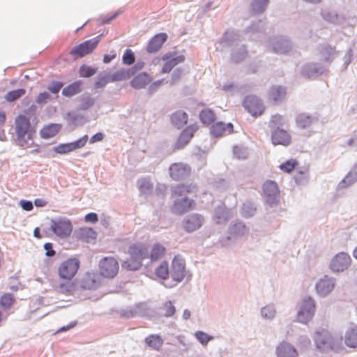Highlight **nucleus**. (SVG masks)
I'll use <instances>...</instances> for the list:
<instances>
[{
	"label": "nucleus",
	"mask_w": 357,
	"mask_h": 357,
	"mask_svg": "<svg viewBox=\"0 0 357 357\" xmlns=\"http://www.w3.org/2000/svg\"><path fill=\"white\" fill-rule=\"evenodd\" d=\"M20 206L23 210L30 211L33 208V206L31 202L27 200H20Z\"/></svg>",
	"instance_id": "nucleus-54"
},
{
	"label": "nucleus",
	"mask_w": 357,
	"mask_h": 357,
	"mask_svg": "<svg viewBox=\"0 0 357 357\" xmlns=\"http://www.w3.org/2000/svg\"><path fill=\"white\" fill-rule=\"evenodd\" d=\"M96 73V69L86 66L82 65L79 68V73L81 77H89Z\"/></svg>",
	"instance_id": "nucleus-44"
},
{
	"label": "nucleus",
	"mask_w": 357,
	"mask_h": 357,
	"mask_svg": "<svg viewBox=\"0 0 357 357\" xmlns=\"http://www.w3.org/2000/svg\"><path fill=\"white\" fill-rule=\"evenodd\" d=\"M122 61L125 65L133 64L135 61L134 52L130 49L126 50L122 56Z\"/></svg>",
	"instance_id": "nucleus-43"
},
{
	"label": "nucleus",
	"mask_w": 357,
	"mask_h": 357,
	"mask_svg": "<svg viewBox=\"0 0 357 357\" xmlns=\"http://www.w3.org/2000/svg\"><path fill=\"white\" fill-rule=\"evenodd\" d=\"M109 82H112L109 79V75L102 77L96 81V86L97 88H101L105 86Z\"/></svg>",
	"instance_id": "nucleus-53"
},
{
	"label": "nucleus",
	"mask_w": 357,
	"mask_h": 357,
	"mask_svg": "<svg viewBox=\"0 0 357 357\" xmlns=\"http://www.w3.org/2000/svg\"><path fill=\"white\" fill-rule=\"evenodd\" d=\"M242 105L245 110L254 118L261 116L266 111L263 100L254 95L246 96L242 102Z\"/></svg>",
	"instance_id": "nucleus-5"
},
{
	"label": "nucleus",
	"mask_w": 357,
	"mask_h": 357,
	"mask_svg": "<svg viewBox=\"0 0 357 357\" xmlns=\"http://www.w3.org/2000/svg\"><path fill=\"white\" fill-rule=\"evenodd\" d=\"M283 123L282 116L278 114H274L271 116L269 126L273 128L275 126H281Z\"/></svg>",
	"instance_id": "nucleus-48"
},
{
	"label": "nucleus",
	"mask_w": 357,
	"mask_h": 357,
	"mask_svg": "<svg viewBox=\"0 0 357 357\" xmlns=\"http://www.w3.org/2000/svg\"><path fill=\"white\" fill-rule=\"evenodd\" d=\"M63 83L61 82H54L48 86V90L52 93H58L63 87Z\"/></svg>",
	"instance_id": "nucleus-51"
},
{
	"label": "nucleus",
	"mask_w": 357,
	"mask_h": 357,
	"mask_svg": "<svg viewBox=\"0 0 357 357\" xmlns=\"http://www.w3.org/2000/svg\"><path fill=\"white\" fill-rule=\"evenodd\" d=\"M98 40L96 38L88 40L73 47L70 54L73 56L74 59L82 58L91 54L97 47Z\"/></svg>",
	"instance_id": "nucleus-10"
},
{
	"label": "nucleus",
	"mask_w": 357,
	"mask_h": 357,
	"mask_svg": "<svg viewBox=\"0 0 357 357\" xmlns=\"http://www.w3.org/2000/svg\"><path fill=\"white\" fill-rule=\"evenodd\" d=\"M88 139V135H86L75 142L60 144L55 147L54 150L57 153L66 154L84 147L86 144Z\"/></svg>",
	"instance_id": "nucleus-12"
},
{
	"label": "nucleus",
	"mask_w": 357,
	"mask_h": 357,
	"mask_svg": "<svg viewBox=\"0 0 357 357\" xmlns=\"http://www.w3.org/2000/svg\"><path fill=\"white\" fill-rule=\"evenodd\" d=\"M152 81L151 75L147 73H141L135 76L130 81V85L135 89L144 88Z\"/></svg>",
	"instance_id": "nucleus-25"
},
{
	"label": "nucleus",
	"mask_w": 357,
	"mask_h": 357,
	"mask_svg": "<svg viewBox=\"0 0 357 357\" xmlns=\"http://www.w3.org/2000/svg\"><path fill=\"white\" fill-rule=\"evenodd\" d=\"M344 343L350 348L357 347V326L347 329L344 334Z\"/></svg>",
	"instance_id": "nucleus-29"
},
{
	"label": "nucleus",
	"mask_w": 357,
	"mask_h": 357,
	"mask_svg": "<svg viewBox=\"0 0 357 357\" xmlns=\"http://www.w3.org/2000/svg\"><path fill=\"white\" fill-rule=\"evenodd\" d=\"M195 335L199 342L203 345L207 344L209 340L213 339L212 336H209L208 334L202 331H197Z\"/></svg>",
	"instance_id": "nucleus-46"
},
{
	"label": "nucleus",
	"mask_w": 357,
	"mask_h": 357,
	"mask_svg": "<svg viewBox=\"0 0 357 357\" xmlns=\"http://www.w3.org/2000/svg\"><path fill=\"white\" fill-rule=\"evenodd\" d=\"M170 274L172 279L176 282H181L185 275V261L178 256L174 257L172 262Z\"/></svg>",
	"instance_id": "nucleus-13"
},
{
	"label": "nucleus",
	"mask_w": 357,
	"mask_h": 357,
	"mask_svg": "<svg viewBox=\"0 0 357 357\" xmlns=\"http://www.w3.org/2000/svg\"><path fill=\"white\" fill-rule=\"evenodd\" d=\"M268 0H255L252 3V9L254 13H261L267 6Z\"/></svg>",
	"instance_id": "nucleus-41"
},
{
	"label": "nucleus",
	"mask_w": 357,
	"mask_h": 357,
	"mask_svg": "<svg viewBox=\"0 0 357 357\" xmlns=\"http://www.w3.org/2000/svg\"><path fill=\"white\" fill-rule=\"evenodd\" d=\"M297 165L298 162L296 160L291 159L281 164L279 167L282 171L284 172L291 173L295 169Z\"/></svg>",
	"instance_id": "nucleus-42"
},
{
	"label": "nucleus",
	"mask_w": 357,
	"mask_h": 357,
	"mask_svg": "<svg viewBox=\"0 0 357 357\" xmlns=\"http://www.w3.org/2000/svg\"><path fill=\"white\" fill-rule=\"evenodd\" d=\"M199 119L203 124L210 125L215 120V114L211 109H204L199 113Z\"/></svg>",
	"instance_id": "nucleus-35"
},
{
	"label": "nucleus",
	"mask_w": 357,
	"mask_h": 357,
	"mask_svg": "<svg viewBox=\"0 0 357 357\" xmlns=\"http://www.w3.org/2000/svg\"><path fill=\"white\" fill-rule=\"evenodd\" d=\"M130 258L125 260L121 266L127 271L138 270L144 259L149 258L148 246L143 243H136L131 245L128 250Z\"/></svg>",
	"instance_id": "nucleus-2"
},
{
	"label": "nucleus",
	"mask_w": 357,
	"mask_h": 357,
	"mask_svg": "<svg viewBox=\"0 0 357 357\" xmlns=\"http://www.w3.org/2000/svg\"><path fill=\"white\" fill-rule=\"evenodd\" d=\"M144 62H138L132 68L134 69V71L135 73L137 70H139L142 69L144 68Z\"/></svg>",
	"instance_id": "nucleus-64"
},
{
	"label": "nucleus",
	"mask_w": 357,
	"mask_h": 357,
	"mask_svg": "<svg viewBox=\"0 0 357 357\" xmlns=\"http://www.w3.org/2000/svg\"><path fill=\"white\" fill-rule=\"evenodd\" d=\"M34 204L38 207H43L46 206L47 202L42 199H36L34 200Z\"/></svg>",
	"instance_id": "nucleus-62"
},
{
	"label": "nucleus",
	"mask_w": 357,
	"mask_h": 357,
	"mask_svg": "<svg viewBox=\"0 0 357 357\" xmlns=\"http://www.w3.org/2000/svg\"><path fill=\"white\" fill-rule=\"evenodd\" d=\"M165 252L166 248L163 245L155 243L151 247L150 252H149V258L151 261H158L165 255Z\"/></svg>",
	"instance_id": "nucleus-33"
},
{
	"label": "nucleus",
	"mask_w": 357,
	"mask_h": 357,
	"mask_svg": "<svg viewBox=\"0 0 357 357\" xmlns=\"http://www.w3.org/2000/svg\"><path fill=\"white\" fill-rule=\"evenodd\" d=\"M190 167L183 163H174L169 167L170 176L175 181L185 178L190 175Z\"/></svg>",
	"instance_id": "nucleus-15"
},
{
	"label": "nucleus",
	"mask_w": 357,
	"mask_h": 357,
	"mask_svg": "<svg viewBox=\"0 0 357 357\" xmlns=\"http://www.w3.org/2000/svg\"><path fill=\"white\" fill-rule=\"evenodd\" d=\"M71 221L65 217H59L51 220L50 229L52 232L61 238H68L73 231Z\"/></svg>",
	"instance_id": "nucleus-7"
},
{
	"label": "nucleus",
	"mask_w": 357,
	"mask_h": 357,
	"mask_svg": "<svg viewBox=\"0 0 357 357\" xmlns=\"http://www.w3.org/2000/svg\"><path fill=\"white\" fill-rule=\"evenodd\" d=\"M50 95L46 91L40 93L36 99V102L39 105L45 104L50 99Z\"/></svg>",
	"instance_id": "nucleus-49"
},
{
	"label": "nucleus",
	"mask_w": 357,
	"mask_h": 357,
	"mask_svg": "<svg viewBox=\"0 0 357 357\" xmlns=\"http://www.w3.org/2000/svg\"><path fill=\"white\" fill-rule=\"evenodd\" d=\"M61 129V125L57 123H52L44 126L40 131L42 138L49 139L54 137Z\"/></svg>",
	"instance_id": "nucleus-28"
},
{
	"label": "nucleus",
	"mask_w": 357,
	"mask_h": 357,
	"mask_svg": "<svg viewBox=\"0 0 357 357\" xmlns=\"http://www.w3.org/2000/svg\"><path fill=\"white\" fill-rule=\"evenodd\" d=\"M77 321H72L70 324H68L67 326L61 327L59 329H58V331L56 332V333H59L61 332H64V331L70 330V329L73 328L74 327H75L77 326Z\"/></svg>",
	"instance_id": "nucleus-56"
},
{
	"label": "nucleus",
	"mask_w": 357,
	"mask_h": 357,
	"mask_svg": "<svg viewBox=\"0 0 357 357\" xmlns=\"http://www.w3.org/2000/svg\"><path fill=\"white\" fill-rule=\"evenodd\" d=\"M15 301V298L11 294H4L0 299V305L5 308L10 307Z\"/></svg>",
	"instance_id": "nucleus-45"
},
{
	"label": "nucleus",
	"mask_w": 357,
	"mask_h": 357,
	"mask_svg": "<svg viewBox=\"0 0 357 357\" xmlns=\"http://www.w3.org/2000/svg\"><path fill=\"white\" fill-rule=\"evenodd\" d=\"M44 249L46 251V255L48 257H52L55 255V251L53 250L52 244L51 243H46L44 245Z\"/></svg>",
	"instance_id": "nucleus-57"
},
{
	"label": "nucleus",
	"mask_w": 357,
	"mask_h": 357,
	"mask_svg": "<svg viewBox=\"0 0 357 357\" xmlns=\"http://www.w3.org/2000/svg\"><path fill=\"white\" fill-rule=\"evenodd\" d=\"M203 222L204 218L202 215L193 214L186 218L183 223V227L188 232H192L201 227Z\"/></svg>",
	"instance_id": "nucleus-22"
},
{
	"label": "nucleus",
	"mask_w": 357,
	"mask_h": 357,
	"mask_svg": "<svg viewBox=\"0 0 357 357\" xmlns=\"http://www.w3.org/2000/svg\"><path fill=\"white\" fill-rule=\"evenodd\" d=\"M354 176L352 173H349L340 183L341 188H344L353 183Z\"/></svg>",
	"instance_id": "nucleus-52"
},
{
	"label": "nucleus",
	"mask_w": 357,
	"mask_h": 357,
	"mask_svg": "<svg viewBox=\"0 0 357 357\" xmlns=\"http://www.w3.org/2000/svg\"><path fill=\"white\" fill-rule=\"evenodd\" d=\"M162 82H163V79L158 80V81H155V82H153L150 85L149 89L151 91L155 90L157 88H158L162 84Z\"/></svg>",
	"instance_id": "nucleus-61"
},
{
	"label": "nucleus",
	"mask_w": 357,
	"mask_h": 357,
	"mask_svg": "<svg viewBox=\"0 0 357 357\" xmlns=\"http://www.w3.org/2000/svg\"><path fill=\"white\" fill-rule=\"evenodd\" d=\"M351 257L345 252L336 255L331 262V268L335 272L343 271L351 264Z\"/></svg>",
	"instance_id": "nucleus-14"
},
{
	"label": "nucleus",
	"mask_w": 357,
	"mask_h": 357,
	"mask_svg": "<svg viewBox=\"0 0 357 357\" xmlns=\"http://www.w3.org/2000/svg\"><path fill=\"white\" fill-rule=\"evenodd\" d=\"M197 129V125L192 124L187 126L179 135L176 148L177 149L183 148L191 140Z\"/></svg>",
	"instance_id": "nucleus-18"
},
{
	"label": "nucleus",
	"mask_w": 357,
	"mask_h": 357,
	"mask_svg": "<svg viewBox=\"0 0 357 357\" xmlns=\"http://www.w3.org/2000/svg\"><path fill=\"white\" fill-rule=\"evenodd\" d=\"M316 347L323 351H338L342 349V337L333 335L325 328L317 330L313 336Z\"/></svg>",
	"instance_id": "nucleus-3"
},
{
	"label": "nucleus",
	"mask_w": 357,
	"mask_h": 357,
	"mask_svg": "<svg viewBox=\"0 0 357 357\" xmlns=\"http://www.w3.org/2000/svg\"><path fill=\"white\" fill-rule=\"evenodd\" d=\"M100 275L107 279L115 278L119 271V264L114 257H105L98 264Z\"/></svg>",
	"instance_id": "nucleus-6"
},
{
	"label": "nucleus",
	"mask_w": 357,
	"mask_h": 357,
	"mask_svg": "<svg viewBox=\"0 0 357 357\" xmlns=\"http://www.w3.org/2000/svg\"><path fill=\"white\" fill-rule=\"evenodd\" d=\"M334 287V282L333 280L327 276L320 279L316 285V289L321 296H325L328 294Z\"/></svg>",
	"instance_id": "nucleus-24"
},
{
	"label": "nucleus",
	"mask_w": 357,
	"mask_h": 357,
	"mask_svg": "<svg viewBox=\"0 0 357 357\" xmlns=\"http://www.w3.org/2000/svg\"><path fill=\"white\" fill-rule=\"evenodd\" d=\"M196 190V185H185L180 184L174 187L172 190V194L174 196H182L185 195L188 193H192Z\"/></svg>",
	"instance_id": "nucleus-34"
},
{
	"label": "nucleus",
	"mask_w": 357,
	"mask_h": 357,
	"mask_svg": "<svg viewBox=\"0 0 357 357\" xmlns=\"http://www.w3.org/2000/svg\"><path fill=\"white\" fill-rule=\"evenodd\" d=\"M82 109H86L93 105V100L91 98L86 97L82 98Z\"/></svg>",
	"instance_id": "nucleus-55"
},
{
	"label": "nucleus",
	"mask_w": 357,
	"mask_h": 357,
	"mask_svg": "<svg viewBox=\"0 0 357 357\" xmlns=\"http://www.w3.org/2000/svg\"><path fill=\"white\" fill-rule=\"evenodd\" d=\"M271 142L276 145L289 146L291 142V135L285 130L276 128L271 132Z\"/></svg>",
	"instance_id": "nucleus-16"
},
{
	"label": "nucleus",
	"mask_w": 357,
	"mask_h": 357,
	"mask_svg": "<svg viewBox=\"0 0 357 357\" xmlns=\"http://www.w3.org/2000/svg\"><path fill=\"white\" fill-rule=\"evenodd\" d=\"M185 59L184 55L178 54L176 52L166 53L162 56V60L165 61V63L161 70V73L165 74L169 73L174 66L183 63Z\"/></svg>",
	"instance_id": "nucleus-11"
},
{
	"label": "nucleus",
	"mask_w": 357,
	"mask_h": 357,
	"mask_svg": "<svg viewBox=\"0 0 357 357\" xmlns=\"http://www.w3.org/2000/svg\"><path fill=\"white\" fill-rule=\"evenodd\" d=\"M15 127L17 144L24 148L32 147L36 132L31 128L29 119L22 114L17 116L15 121Z\"/></svg>",
	"instance_id": "nucleus-1"
},
{
	"label": "nucleus",
	"mask_w": 357,
	"mask_h": 357,
	"mask_svg": "<svg viewBox=\"0 0 357 357\" xmlns=\"http://www.w3.org/2000/svg\"><path fill=\"white\" fill-rule=\"evenodd\" d=\"M146 344L155 351H160L163 345V340L159 335H149L144 339Z\"/></svg>",
	"instance_id": "nucleus-30"
},
{
	"label": "nucleus",
	"mask_w": 357,
	"mask_h": 357,
	"mask_svg": "<svg viewBox=\"0 0 357 357\" xmlns=\"http://www.w3.org/2000/svg\"><path fill=\"white\" fill-rule=\"evenodd\" d=\"M155 274L162 279H167L169 276V267L167 261H162L155 269Z\"/></svg>",
	"instance_id": "nucleus-39"
},
{
	"label": "nucleus",
	"mask_w": 357,
	"mask_h": 357,
	"mask_svg": "<svg viewBox=\"0 0 357 357\" xmlns=\"http://www.w3.org/2000/svg\"><path fill=\"white\" fill-rule=\"evenodd\" d=\"M26 93V90L24 89H19L10 91L8 92L5 95V100L8 102H13L19 98H20L22 96H23Z\"/></svg>",
	"instance_id": "nucleus-37"
},
{
	"label": "nucleus",
	"mask_w": 357,
	"mask_h": 357,
	"mask_svg": "<svg viewBox=\"0 0 357 357\" xmlns=\"http://www.w3.org/2000/svg\"><path fill=\"white\" fill-rule=\"evenodd\" d=\"M82 85L81 81H75L64 87L62 94L66 97H72L82 91Z\"/></svg>",
	"instance_id": "nucleus-32"
},
{
	"label": "nucleus",
	"mask_w": 357,
	"mask_h": 357,
	"mask_svg": "<svg viewBox=\"0 0 357 357\" xmlns=\"http://www.w3.org/2000/svg\"><path fill=\"white\" fill-rule=\"evenodd\" d=\"M188 121V114L183 111H176L171 116V121L178 128L185 126Z\"/></svg>",
	"instance_id": "nucleus-31"
},
{
	"label": "nucleus",
	"mask_w": 357,
	"mask_h": 357,
	"mask_svg": "<svg viewBox=\"0 0 357 357\" xmlns=\"http://www.w3.org/2000/svg\"><path fill=\"white\" fill-rule=\"evenodd\" d=\"M263 191L266 203L271 207H274L280 203V192L276 182L266 181L263 185Z\"/></svg>",
	"instance_id": "nucleus-8"
},
{
	"label": "nucleus",
	"mask_w": 357,
	"mask_h": 357,
	"mask_svg": "<svg viewBox=\"0 0 357 357\" xmlns=\"http://www.w3.org/2000/svg\"><path fill=\"white\" fill-rule=\"evenodd\" d=\"M100 283V276L95 272H87L81 280V286L85 289H91L97 287Z\"/></svg>",
	"instance_id": "nucleus-21"
},
{
	"label": "nucleus",
	"mask_w": 357,
	"mask_h": 357,
	"mask_svg": "<svg viewBox=\"0 0 357 357\" xmlns=\"http://www.w3.org/2000/svg\"><path fill=\"white\" fill-rule=\"evenodd\" d=\"M229 218V212L224 206L218 207L215 211V220L217 223L221 224L226 222Z\"/></svg>",
	"instance_id": "nucleus-36"
},
{
	"label": "nucleus",
	"mask_w": 357,
	"mask_h": 357,
	"mask_svg": "<svg viewBox=\"0 0 357 357\" xmlns=\"http://www.w3.org/2000/svg\"><path fill=\"white\" fill-rule=\"evenodd\" d=\"M315 312V303L310 297L305 298L300 307V310L297 314V319L301 323L306 324L310 321Z\"/></svg>",
	"instance_id": "nucleus-9"
},
{
	"label": "nucleus",
	"mask_w": 357,
	"mask_h": 357,
	"mask_svg": "<svg viewBox=\"0 0 357 357\" xmlns=\"http://www.w3.org/2000/svg\"><path fill=\"white\" fill-rule=\"evenodd\" d=\"M135 75L133 68L121 69L109 75V79L112 82L123 81L130 79Z\"/></svg>",
	"instance_id": "nucleus-27"
},
{
	"label": "nucleus",
	"mask_w": 357,
	"mask_h": 357,
	"mask_svg": "<svg viewBox=\"0 0 357 357\" xmlns=\"http://www.w3.org/2000/svg\"><path fill=\"white\" fill-rule=\"evenodd\" d=\"M347 144H348V146H357V135L351 138L347 142Z\"/></svg>",
	"instance_id": "nucleus-63"
},
{
	"label": "nucleus",
	"mask_w": 357,
	"mask_h": 357,
	"mask_svg": "<svg viewBox=\"0 0 357 357\" xmlns=\"http://www.w3.org/2000/svg\"><path fill=\"white\" fill-rule=\"evenodd\" d=\"M98 215L95 213H88L85 216L86 222H90L95 223V222H98Z\"/></svg>",
	"instance_id": "nucleus-58"
},
{
	"label": "nucleus",
	"mask_w": 357,
	"mask_h": 357,
	"mask_svg": "<svg viewBox=\"0 0 357 357\" xmlns=\"http://www.w3.org/2000/svg\"><path fill=\"white\" fill-rule=\"evenodd\" d=\"M312 122V119L305 114H301L296 119V124L301 128H308Z\"/></svg>",
	"instance_id": "nucleus-38"
},
{
	"label": "nucleus",
	"mask_w": 357,
	"mask_h": 357,
	"mask_svg": "<svg viewBox=\"0 0 357 357\" xmlns=\"http://www.w3.org/2000/svg\"><path fill=\"white\" fill-rule=\"evenodd\" d=\"M80 266V261L75 257L67 259L62 261L57 268V273L60 279L71 281Z\"/></svg>",
	"instance_id": "nucleus-4"
},
{
	"label": "nucleus",
	"mask_w": 357,
	"mask_h": 357,
	"mask_svg": "<svg viewBox=\"0 0 357 357\" xmlns=\"http://www.w3.org/2000/svg\"><path fill=\"white\" fill-rule=\"evenodd\" d=\"M275 311L271 306H266L261 309V314L263 317L271 319L275 316Z\"/></svg>",
	"instance_id": "nucleus-50"
},
{
	"label": "nucleus",
	"mask_w": 357,
	"mask_h": 357,
	"mask_svg": "<svg viewBox=\"0 0 357 357\" xmlns=\"http://www.w3.org/2000/svg\"><path fill=\"white\" fill-rule=\"evenodd\" d=\"M234 132V126L231 123H225L218 121L213 123L211 128L210 132L215 137H220L225 135L231 134Z\"/></svg>",
	"instance_id": "nucleus-17"
},
{
	"label": "nucleus",
	"mask_w": 357,
	"mask_h": 357,
	"mask_svg": "<svg viewBox=\"0 0 357 357\" xmlns=\"http://www.w3.org/2000/svg\"><path fill=\"white\" fill-rule=\"evenodd\" d=\"M116 54L114 53L112 54H105L103 56V62L105 63H108L112 61L113 59L116 58Z\"/></svg>",
	"instance_id": "nucleus-60"
},
{
	"label": "nucleus",
	"mask_w": 357,
	"mask_h": 357,
	"mask_svg": "<svg viewBox=\"0 0 357 357\" xmlns=\"http://www.w3.org/2000/svg\"><path fill=\"white\" fill-rule=\"evenodd\" d=\"M195 202L193 199L183 198L174 202L173 206L174 212L176 214H183L194 208Z\"/></svg>",
	"instance_id": "nucleus-20"
},
{
	"label": "nucleus",
	"mask_w": 357,
	"mask_h": 357,
	"mask_svg": "<svg viewBox=\"0 0 357 357\" xmlns=\"http://www.w3.org/2000/svg\"><path fill=\"white\" fill-rule=\"evenodd\" d=\"M278 357H298L296 349L289 343L281 342L276 348Z\"/></svg>",
	"instance_id": "nucleus-26"
},
{
	"label": "nucleus",
	"mask_w": 357,
	"mask_h": 357,
	"mask_svg": "<svg viewBox=\"0 0 357 357\" xmlns=\"http://www.w3.org/2000/svg\"><path fill=\"white\" fill-rule=\"evenodd\" d=\"M286 89L282 86H273L268 92V100L270 102L277 104L281 102L286 97Z\"/></svg>",
	"instance_id": "nucleus-19"
},
{
	"label": "nucleus",
	"mask_w": 357,
	"mask_h": 357,
	"mask_svg": "<svg viewBox=\"0 0 357 357\" xmlns=\"http://www.w3.org/2000/svg\"><path fill=\"white\" fill-rule=\"evenodd\" d=\"M163 314L166 317H171L175 313L176 309L172 302L168 301L164 303L162 307Z\"/></svg>",
	"instance_id": "nucleus-47"
},
{
	"label": "nucleus",
	"mask_w": 357,
	"mask_h": 357,
	"mask_svg": "<svg viewBox=\"0 0 357 357\" xmlns=\"http://www.w3.org/2000/svg\"><path fill=\"white\" fill-rule=\"evenodd\" d=\"M59 291L63 294L70 295L75 289L74 282L67 281L65 283H61L59 287Z\"/></svg>",
	"instance_id": "nucleus-40"
},
{
	"label": "nucleus",
	"mask_w": 357,
	"mask_h": 357,
	"mask_svg": "<svg viewBox=\"0 0 357 357\" xmlns=\"http://www.w3.org/2000/svg\"><path fill=\"white\" fill-rule=\"evenodd\" d=\"M167 39V35L165 33H160L153 36L149 41L146 50L149 53H153L158 51Z\"/></svg>",
	"instance_id": "nucleus-23"
},
{
	"label": "nucleus",
	"mask_w": 357,
	"mask_h": 357,
	"mask_svg": "<svg viewBox=\"0 0 357 357\" xmlns=\"http://www.w3.org/2000/svg\"><path fill=\"white\" fill-rule=\"evenodd\" d=\"M103 139V134L101 132H97L90 138V143L93 144L97 142H100Z\"/></svg>",
	"instance_id": "nucleus-59"
}]
</instances>
